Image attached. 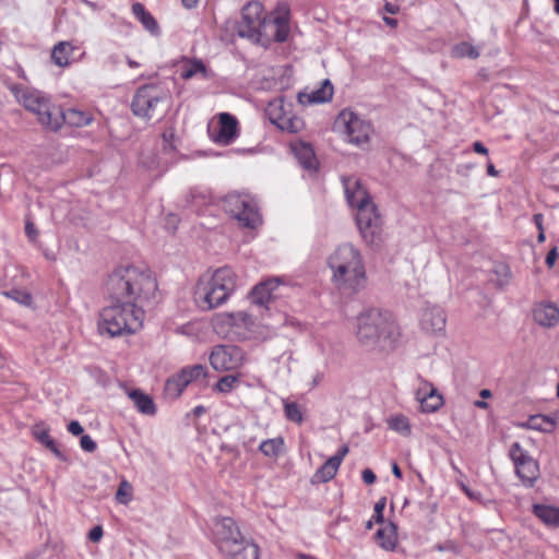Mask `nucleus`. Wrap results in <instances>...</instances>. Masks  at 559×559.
Wrapping results in <instances>:
<instances>
[{
    "label": "nucleus",
    "instance_id": "obj_1",
    "mask_svg": "<svg viewBox=\"0 0 559 559\" xmlns=\"http://www.w3.org/2000/svg\"><path fill=\"white\" fill-rule=\"evenodd\" d=\"M331 282L342 294L355 295L365 288L367 274L360 250L352 243L337 246L328 258Z\"/></svg>",
    "mask_w": 559,
    "mask_h": 559
},
{
    "label": "nucleus",
    "instance_id": "obj_2",
    "mask_svg": "<svg viewBox=\"0 0 559 559\" xmlns=\"http://www.w3.org/2000/svg\"><path fill=\"white\" fill-rule=\"evenodd\" d=\"M108 290L115 298H124L143 307L155 299L158 286L150 269L127 265L116 269L109 276Z\"/></svg>",
    "mask_w": 559,
    "mask_h": 559
},
{
    "label": "nucleus",
    "instance_id": "obj_3",
    "mask_svg": "<svg viewBox=\"0 0 559 559\" xmlns=\"http://www.w3.org/2000/svg\"><path fill=\"white\" fill-rule=\"evenodd\" d=\"M400 334V328L389 312L370 308L356 318V335L364 346L386 350L394 346Z\"/></svg>",
    "mask_w": 559,
    "mask_h": 559
},
{
    "label": "nucleus",
    "instance_id": "obj_4",
    "mask_svg": "<svg viewBox=\"0 0 559 559\" xmlns=\"http://www.w3.org/2000/svg\"><path fill=\"white\" fill-rule=\"evenodd\" d=\"M143 320L142 306L109 293V304L99 313L98 330L111 337L133 334L142 328Z\"/></svg>",
    "mask_w": 559,
    "mask_h": 559
},
{
    "label": "nucleus",
    "instance_id": "obj_5",
    "mask_svg": "<svg viewBox=\"0 0 559 559\" xmlns=\"http://www.w3.org/2000/svg\"><path fill=\"white\" fill-rule=\"evenodd\" d=\"M213 543L225 559H259L260 548L246 538L231 518L216 519L213 525Z\"/></svg>",
    "mask_w": 559,
    "mask_h": 559
},
{
    "label": "nucleus",
    "instance_id": "obj_6",
    "mask_svg": "<svg viewBox=\"0 0 559 559\" xmlns=\"http://www.w3.org/2000/svg\"><path fill=\"white\" fill-rule=\"evenodd\" d=\"M236 287L235 272L230 267L224 266L198 281L193 298L200 309L212 310L224 305Z\"/></svg>",
    "mask_w": 559,
    "mask_h": 559
},
{
    "label": "nucleus",
    "instance_id": "obj_7",
    "mask_svg": "<svg viewBox=\"0 0 559 559\" xmlns=\"http://www.w3.org/2000/svg\"><path fill=\"white\" fill-rule=\"evenodd\" d=\"M11 93L23 107L37 116L38 122L51 131H56L59 118V106L37 90H29L19 84L8 85Z\"/></svg>",
    "mask_w": 559,
    "mask_h": 559
},
{
    "label": "nucleus",
    "instance_id": "obj_8",
    "mask_svg": "<svg viewBox=\"0 0 559 559\" xmlns=\"http://www.w3.org/2000/svg\"><path fill=\"white\" fill-rule=\"evenodd\" d=\"M223 206L243 227L255 228L261 223L258 204L248 193H228L223 200Z\"/></svg>",
    "mask_w": 559,
    "mask_h": 559
},
{
    "label": "nucleus",
    "instance_id": "obj_9",
    "mask_svg": "<svg viewBox=\"0 0 559 559\" xmlns=\"http://www.w3.org/2000/svg\"><path fill=\"white\" fill-rule=\"evenodd\" d=\"M236 32L239 37L248 38L253 43L261 41L267 37V19L263 7L258 1L247 3L241 12V20L236 24Z\"/></svg>",
    "mask_w": 559,
    "mask_h": 559
},
{
    "label": "nucleus",
    "instance_id": "obj_10",
    "mask_svg": "<svg viewBox=\"0 0 559 559\" xmlns=\"http://www.w3.org/2000/svg\"><path fill=\"white\" fill-rule=\"evenodd\" d=\"M169 95L154 84L141 86L132 100V111L135 116L152 119L160 112L162 107H168Z\"/></svg>",
    "mask_w": 559,
    "mask_h": 559
},
{
    "label": "nucleus",
    "instance_id": "obj_11",
    "mask_svg": "<svg viewBox=\"0 0 559 559\" xmlns=\"http://www.w3.org/2000/svg\"><path fill=\"white\" fill-rule=\"evenodd\" d=\"M335 128L338 129L354 145H362L369 142L372 127L349 109H343L335 120Z\"/></svg>",
    "mask_w": 559,
    "mask_h": 559
},
{
    "label": "nucleus",
    "instance_id": "obj_12",
    "mask_svg": "<svg viewBox=\"0 0 559 559\" xmlns=\"http://www.w3.org/2000/svg\"><path fill=\"white\" fill-rule=\"evenodd\" d=\"M509 456L522 485L527 488L534 487L540 477L539 463L519 442H513L510 445Z\"/></svg>",
    "mask_w": 559,
    "mask_h": 559
},
{
    "label": "nucleus",
    "instance_id": "obj_13",
    "mask_svg": "<svg viewBox=\"0 0 559 559\" xmlns=\"http://www.w3.org/2000/svg\"><path fill=\"white\" fill-rule=\"evenodd\" d=\"M356 210V222L362 238L369 245H378L381 241L382 219L377 206L370 201Z\"/></svg>",
    "mask_w": 559,
    "mask_h": 559
},
{
    "label": "nucleus",
    "instance_id": "obj_14",
    "mask_svg": "<svg viewBox=\"0 0 559 559\" xmlns=\"http://www.w3.org/2000/svg\"><path fill=\"white\" fill-rule=\"evenodd\" d=\"M356 210V222L362 238L369 245H378L381 241L382 219L377 206L370 201Z\"/></svg>",
    "mask_w": 559,
    "mask_h": 559
},
{
    "label": "nucleus",
    "instance_id": "obj_15",
    "mask_svg": "<svg viewBox=\"0 0 559 559\" xmlns=\"http://www.w3.org/2000/svg\"><path fill=\"white\" fill-rule=\"evenodd\" d=\"M265 114L271 123L282 131L297 133L304 129V121L293 114L292 104L285 103L282 98L270 102Z\"/></svg>",
    "mask_w": 559,
    "mask_h": 559
},
{
    "label": "nucleus",
    "instance_id": "obj_16",
    "mask_svg": "<svg viewBox=\"0 0 559 559\" xmlns=\"http://www.w3.org/2000/svg\"><path fill=\"white\" fill-rule=\"evenodd\" d=\"M245 361L242 349L234 345H217L210 354V364L216 371L238 369Z\"/></svg>",
    "mask_w": 559,
    "mask_h": 559
},
{
    "label": "nucleus",
    "instance_id": "obj_17",
    "mask_svg": "<svg viewBox=\"0 0 559 559\" xmlns=\"http://www.w3.org/2000/svg\"><path fill=\"white\" fill-rule=\"evenodd\" d=\"M342 182L346 200L352 207L358 209L360 205L371 201L367 189L358 178L353 176L343 177Z\"/></svg>",
    "mask_w": 559,
    "mask_h": 559
},
{
    "label": "nucleus",
    "instance_id": "obj_18",
    "mask_svg": "<svg viewBox=\"0 0 559 559\" xmlns=\"http://www.w3.org/2000/svg\"><path fill=\"white\" fill-rule=\"evenodd\" d=\"M237 119L228 112H222L218 116L217 127L213 128L212 139L216 143L229 144L237 135Z\"/></svg>",
    "mask_w": 559,
    "mask_h": 559
},
{
    "label": "nucleus",
    "instance_id": "obj_19",
    "mask_svg": "<svg viewBox=\"0 0 559 559\" xmlns=\"http://www.w3.org/2000/svg\"><path fill=\"white\" fill-rule=\"evenodd\" d=\"M282 285L280 277L269 278L255 285L251 292L252 304L260 307H267L269 304L278 297L276 290Z\"/></svg>",
    "mask_w": 559,
    "mask_h": 559
},
{
    "label": "nucleus",
    "instance_id": "obj_20",
    "mask_svg": "<svg viewBox=\"0 0 559 559\" xmlns=\"http://www.w3.org/2000/svg\"><path fill=\"white\" fill-rule=\"evenodd\" d=\"M447 316L442 308L438 306L427 307L420 319L421 329L429 334L442 333L445 329Z\"/></svg>",
    "mask_w": 559,
    "mask_h": 559
},
{
    "label": "nucleus",
    "instance_id": "obj_21",
    "mask_svg": "<svg viewBox=\"0 0 559 559\" xmlns=\"http://www.w3.org/2000/svg\"><path fill=\"white\" fill-rule=\"evenodd\" d=\"M533 318L540 326L554 328L559 323V308L552 302H538L533 308Z\"/></svg>",
    "mask_w": 559,
    "mask_h": 559
},
{
    "label": "nucleus",
    "instance_id": "obj_22",
    "mask_svg": "<svg viewBox=\"0 0 559 559\" xmlns=\"http://www.w3.org/2000/svg\"><path fill=\"white\" fill-rule=\"evenodd\" d=\"M92 120L93 117L87 111L78 108H68L67 110H62L61 107H59V118L57 120L58 123L56 131H58L63 123L75 128H82L90 124Z\"/></svg>",
    "mask_w": 559,
    "mask_h": 559
},
{
    "label": "nucleus",
    "instance_id": "obj_23",
    "mask_svg": "<svg viewBox=\"0 0 559 559\" xmlns=\"http://www.w3.org/2000/svg\"><path fill=\"white\" fill-rule=\"evenodd\" d=\"M292 152L299 164L309 170H316L318 160L312 146L306 142H294L290 144Z\"/></svg>",
    "mask_w": 559,
    "mask_h": 559
},
{
    "label": "nucleus",
    "instance_id": "obj_24",
    "mask_svg": "<svg viewBox=\"0 0 559 559\" xmlns=\"http://www.w3.org/2000/svg\"><path fill=\"white\" fill-rule=\"evenodd\" d=\"M233 338H248L253 333L254 321L245 311L234 313Z\"/></svg>",
    "mask_w": 559,
    "mask_h": 559
},
{
    "label": "nucleus",
    "instance_id": "obj_25",
    "mask_svg": "<svg viewBox=\"0 0 559 559\" xmlns=\"http://www.w3.org/2000/svg\"><path fill=\"white\" fill-rule=\"evenodd\" d=\"M128 396L141 414L152 416L156 413V406L153 399L143 391L139 389L131 390L128 392Z\"/></svg>",
    "mask_w": 559,
    "mask_h": 559
},
{
    "label": "nucleus",
    "instance_id": "obj_26",
    "mask_svg": "<svg viewBox=\"0 0 559 559\" xmlns=\"http://www.w3.org/2000/svg\"><path fill=\"white\" fill-rule=\"evenodd\" d=\"M234 323L235 319L233 312L217 313L212 320L214 331L226 338H233Z\"/></svg>",
    "mask_w": 559,
    "mask_h": 559
},
{
    "label": "nucleus",
    "instance_id": "obj_27",
    "mask_svg": "<svg viewBox=\"0 0 559 559\" xmlns=\"http://www.w3.org/2000/svg\"><path fill=\"white\" fill-rule=\"evenodd\" d=\"M340 461L336 457H330L325 461L324 464H322L313 474L312 476V483L313 484H320V483H328L331 479H333L340 468Z\"/></svg>",
    "mask_w": 559,
    "mask_h": 559
},
{
    "label": "nucleus",
    "instance_id": "obj_28",
    "mask_svg": "<svg viewBox=\"0 0 559 559\" xmlns=\"http://www.w3.org/2000/svg\"><path fill=\"white\" fill-rule=\"evenodd\" d=\"M307 98L308 104H322L332 99L333 85L329 79H325L321 86L310 93L300 94V98Z\"/></svg>",
    "mask_w": 559,
    "mask_h": 559
},
{
    "label": "nucleus",
    "instance_id": "obj_29",
    "mask_svg": "<svg viewBox=\"0 0 559 559\" xmlns=\"http://www.w3.org/2000/svg\"><path fill=\"white\" fill-rule=\"evenodd\" d=\"M75 47L70 41H60L53 46L51 51L52 62L60 67L66 68L71 62V56Z\"/></svg>",
    "mask_w": 559,
    "mask_h": 559
},
{
    "label": "nucleus",
    "instance_id": "obj_30",
    "mask_svg": "<svg viewBox=\"0 0 559 559\" xmlns=\"http://www.w3.org/2000/svg\"><path fill=\"white\" fill-rule=\"evenodd\" d=\"M378 545L385 550H393L397 543L396 526L390 522L385 526L379 528L376 533Z\"/></svg>",
    "mask_w": 559,
    "mask_h": 559
},
{
    "label": "nucleus",
    "instance_id": "obj_31",
    "mask_svg": "<svg viewBox=\"0 0 559 559\" xmlns=\"http://www.w3.org/2000/svg\"><path fill=\"white\" fill-rule=\"evenodd\" d=\"M533 513L548 526H559V508L548 504L536 503L533 506Z\"/></svg>",
    "mask_w": 559,
    "mask_h": 559
},
{
    "label": "nucleus",
    "instance_id": "obj_32",
    "mask_svg": "<svg viewBox=\"0 0 559 559\" xmlns=\"http://www.w3.org/2000/svg\"><path fill=\"white\" fill-rule=\"evenodd\" d=\"M557 425L556 418L538 414L531 416L525 424L522 425V427L540 431V432H547L550 433L555 430Z\"/></svg>",
    "mask_w": 559,
    "mask_h": 559
},
{
    "label": "nucleus",
    "instance_id": "obj_33",
    "mask_svg": "<svg viewBox=\"0 0 559 559\" xmlns=\"http://www.w3.org/2000/svg\"><path fill=\"white\" fill-rule=\"evenodd\" d=\"M132 13L136 17V20H139L142 23L146 31H148L152 34L158 33L159 27L156 20L148 11H146L145 7L142 3H133Z\"/></svg>",
    "mask_w": 559,
    "mask_h": 559
},
{
    "label": "nucleus",
    "instance_id": "obj_34",
    "mask_svg": "<svg viewBox=\"0 0 559 559\" xmlns=\"http://www.w3.org/2000/svg\"><path fill=\"white\" fill-rule=\"evenodd\" d=\"M259 450L267 457H277L284 450V439L276 437L263 440L259 445Z\"/></svg>",
    "mask_w": 559,
    "mask_h": 559
},
{
    "label": "nucleus",
    "instance_id": "obj_35",
    "mask_svg": "<svg viewBox=\"0 0 559 559\" xmlns=\"http://www.w3.org/2000/svg\"><path fill=\"white\" fill-rule=\"evenodd\" d=\"M33 435L37 441L43 443L56 456L61 457L62 454L57 447L56 441L50 437L48 429L45 426H36Z\"/></svg>",
    "mask_w": 559,
    "mask_h": 559
},
{
    "label": "nucleus",
    "instance_id": "obj_36",
    "mask_svg": "<svg viewBox=\"0 0 559 559\" xmlns=\"http://www.w3.org/2000/svg\"><path fill=\"white\" fill-rule=\"evenodd\" d=\"M267 28H274V39L278 43L285 41L288 36V20L286 16H277L267 21Z\"/></svg>",
    "mask_w": 559,
    "mask_h": 559
},
{
    "label": "nucleus",
    "instance_id": "obj_37",
    "mask_svg": "<svg viewBox=\"0 0 559 559\" xmlns=\"http://www.w3.org/2000/svg\"><path fill=\"white\" fill-rule=\"evenodd\" d=\"M419 405L421 412L435 413L443 405V396L435 388L433 391H429L428 396Z\"/></svg>",
    "mask_w": 559,
    "mask_h": 559
},
{
    "label": "nucleus",
    "instance_id": "obj_38",
    "mask_svg": "<svg viewBox=\"0 0 559 559\" xmlns=\"http://www.w3.org/2000/svg\"><path fill=\"white\" fill-rule=\"evenodd\" d=\"M451 55H452V57L459 58V59L469 58V59L474 60L479 57V51L472 44H469L467 41H462L452 48Z\"/></svg>",
    "mask_w": 559,
    "mask_h": 559
},
{
    "label": "nucleus",
    "instance_id": "obj_39",
    "mask_svg": "<svg viewBox=\"0 0 559 559\" xmlns=\"http://www.w3.org/2000/svg\"><path fill=\"white\" fill-rule=\"evenodd\" d=\"M188 385L187 380L181 378L179 372L173 378L168 379L165 384L167 394L178 397Z\"/></svg>",
    "mask_w": 559,
    "mask_h": 559
},
{
    "label": "nucleus",
    "instance_id": "obj_40",
    "mask_svg": "<svg viewBox=\"0 0 559 559\" xmlns=\"http://www.w3.org/2000/svg\"><path fill=\"white\" fill-rule=\"evenodd\" d=\"M206 367L203 365H194L191 367L183 368L179 374L181 378L187 380V383H191L195 380L202 379L206 377Z\"/></svg>",
    "mask_w": 559,
    "mask_h": 559
},
{
    "label": "nucleus",
    "instance_id": "obj_41",
    "mask_svg": "<svg viewBox=\"0 0 559 559\" xmlns=\"http://www.w3.org/2000/svg\"><path fill=\"white\" fill-rule=\"evenodd\" d=\"M198 74H201L203 78L206 76V68L201 60H192L187 63L181 72V76L185 80H189Z\"/></svg>",
    "mask_w": 559,
    "mask_h": 559
},
{
    "label": "nucleus",
    "instance_id": "obj_42",
    "mask_svg": "<svg viewBox=\"0 0 559 559\" xmlns=\"http://www.w3.org/2000/svg\"><path fill=\"white\" fill-rule=\"evenodd\" d=\"M389 428L404 436L411 433V425L407 417L403 415L393 416L388 420Z\"/></svg>",
    "mask_w": 559,
    "mask_h": 559
},
{
    "label": "nucleus",
    "instance_id": "obj_43",
    "mask_svg": "<svg viewBox=\"0 0 559 559\" xmlns=\"http://www.w3.org/2000/svg\"><path fill=\"white\" fill-rule=\"evenodd\" d=\"M7 298L13 299L23 306H29L32 304V295L26 290L11 289L2 293Z\"/></svg>",
    "mask_w": 559,
    "mask_h": 559
},
{
    "label": "nucleus",
    "instance_id": "obj_44",
    "mask_svg": "<svg viewBox=\"0 0 559 559\" xmlns=\"http://www.w3.org/2000/svg\"><path fill=\"white\" fill-rule=\"evenodd\" d=\"M418 386L415 391L416 401L420 404L421 401L428 396L429 391H433L435 386L431 382L425 380L423 377L418 376Z\"/></svg>",
    "mask_w": 559,
    "mask_h": 559
},
{
    "label": "nucleus",
    "instance_id": "obj_45",
    "mask_svg": "<svg viewBox=\"0 0 559 559\" xmlns=\"http://www.w3.org/2000/svg\"><path fill=\"white\" fill-rule=\"evenodd\" d=\"M237 383H238V377H236L234 374H228V376L221 378L217 381L215 389L221 393H229L235 389Z\"/></svg>",
    "mask_w": 559,
    "mask_h": 559
},
{
    "label": "nucleus",
    "instance_id": "obj_46",
    "mask_svg": "<svg viewBox=\"0 0 559 559\" xmlns=\"http://www.w3.org/2000/svg\"><path fill=\"white\" fill-rule=\"evenodd\" d=\"M284 411L285 416L287 419L294 421V423H301L302 421V414L299 409V406L295 402H285L284 404Z\"/></svg>",
    "mask_w": 559,
    "mask_h": 559
},
{
    "label": "nucleus",
    "instance_id": "obj_47",
    "mask_svg": "<svg viewBox=\"0 0 559 559\" xmlns=\"http://www.w3.org/2000/svg\"><path fill=\"white\" fill-rule=\"evenodd\" d=\"M130 489L131 486L127 480L121 481L116 492V499L120 503H128L130 501Z\"/></svg>",
    "mask_w": 559,
    "mask_h": 559
},
{
    "label": "nucleus",
    "instance_id": "obj_48",
    "mask_svg": "<svg viewBox=\"0 0 559 559\" xmlns=\"http://www.w3.org/2000/svg\"><path fill=\"white\" fill-rule=\"evenodd\" d=\"M386 499L382 497L379 499L374 504V515L373 520L376 523H382L383 522V510L385 508Z\"/></svg>",
    "mask_w": 559,
    "mask_h": 559
},
{
    "label": "nucleus",
    "instance_id": "obj_49",
    "mask_svg": "<svg viewBox=\"0 0 559 559\" xmlns=\"http://www.w3.org/2000/svg\"><path fill=\"white\" fill-rule=\"evenodd\" d=\"M80 445H81V448H82L84 451H86V452H88V453L94 452V451L96 450V448H97L96 442H95V441L91 438V436H88V435H83V436L81 437Z\"/></svg>",
    "mask_w": 559,
    "mask_h": 559
},
{
    "label": "nucleus",
    "instance_id": "obj_50",
    "mask_svg": "<svg viewBox=\"0 0 559 559\" xmlns=\"http://www.w3.org/2000/svg\"><path fill=\"white\" fill-rule=\"evenodd\" d=\"M103 535H104L103 527L100 525H97V526H94L90 531L88 538L93 543H98L102 539Z\"/></svg>",
    "mask_w": 559,
    "mask_h": 559
},
{
    "label": "nucleus",
    "instance_id": "obj_51",
    "mask_svg": "<svg viewBox=\"0 0 559 559\" xmlns=\"http://www.w3.org/2000/svg\"><path fill=\"white\" fill-rule=\"evenodd\" d=\"M68 431L73 436H80L83 433L84 429L78 420H72L68 425Z\"/></svg>",
    "mask_w": 559,
    "mask_h": 559
},
{
    "label": "nucleus",
    "instance_id": "obj_52",
    "mask_svg": "<svg viewBox=\"0 0 559 559\" xmlns=\"http://www.w3.org/2000/svg\"><path fill=\"white\" fill-rule=\"evenodd\" d=\"M558 255H559V253H558V249H557V247H554V248L548 252V254H547V257H546V261H545V262H546V265H547L548 267H552V266L555 265V262H556V260H557Z\"/></svg>",
    "mask_w": 559,
    "mask_h": 559
},
{
    "label": "nucleus",
    "instance_id": "obj_53",
    "mask_svg": "<svg viewBox=\"0 0 559 559\" xmlns=\"http://www.w3.org/2000/svg\"><path fill=\"white\" fill-rule=\"evenodd\" d=\"M361 476L364 483L367 485L373 484L377 479L376 474L369 468L364 469Z\"/></svg>",
    "mask_w": 559,
    "mask_h": 559
},
{
    "label": "nucleus",
    "instance_id": "obj_54",
    "mask_svg": "<svg viewBox=\"0 0 559 559\" xmlns=\"http://www.w3.org/2000/svg\"><path fill=\"white\" fill-rule=\"evenodd\" d=\"M474 152L483 155H488V148L479 141L473 143Z\"/></svg>",
    "mask_w": 559,
    "mask_h": 559
},
{
    "label": "nucleus",
    "instance_id": "obj_55",
    "mask_svg": "<svg viewBox=\"0 0 559 559\" xmlns=\"http://www.w3.org/2000/svg\"><path fill=\"white\" fill-rule=\"evenodd\" d=\"M533 221L538 229V231H542L544 230V226H543V223H544V216L542 213H536L534 214L533 216Z\"/></svg>",
    "mask_w": 559,
    "mask_h": 559
},
{
    "label": "nucleus",
    "instance_id": "obj_56",
    "mask_svg": "<svg viewBox=\"0 0 559 559\" xmlns=\"http://www.w3.org/2000/svg\"><path fill=\"white\" fill-rule=\"evenodd\" d=\"M25 233L29 237L31 240H34L37 235L34 224L27 223L25 226Z\"/></svg>",
    "mask_w": 559,
    "mask_h": 559
},
{
    "label": "nucleus",
    "instance_id": "obj_57",
    "mask_svg": "<svg viewBox=\"0 0 559 559\" xmlns=\"http://www.w3.org/2000/svg\"><path fill=\"white\" fill-rule=\"evenodd\" d=\"M348 453V447L347 445H344L342 447L336 454H334L332 457H336L340 461V465L342 464L344 457L346 456V454Z\"/></svg>",
    "mask_w": 559,
    "mask_h": 559
},
{
    "label": "nucleus",
    "instance_id": "obj_58",
    "mask_svg": "<svg viewBox=\"0 0 559 559\" xmlns=\"http://www.w3.org/2000/svg\"><path fill=\"white\" fill-rule=\"evenodd\" d=\"M191 199L192 205L199 206L198 199H202V201L205 202L206 197L202 194L195 195L194 192H191Z\"/></svg>",
    "mask_w": 559,
    "mask_h": 559
},
{
    "label": "nucleus",
    "instance_id": "obj_59",
    "mask_svg": "<svg viewBox=\"0 0 559 559\" xmlns=\"http://www.w3.org/2000/svg\"><path fill=\"white\" fill-rule=\"evenodd\" d=\"M487 174H488V176L497 177L499 173L496 169V167L493 166V164L489 163L487 165Z\"/></svg>",
    "mask_w": 559,
    "mask_h": 559
},
{
    "label": "nucleus",
    "instance_id": "obj_60",
    "mask_svg": "<svg viewBox=\"0 0 559 559\" xmlns=\"http://www.w3.org/2000/svg\"><path fill=\"white\" fill-rule=\"evenodd\" d=\"M392 473L396 478H399V479L402 478V471L396 463L392 464Z\"/></svg>",
    "mask_w": 559,
    "mask_h": 559
},
{
    "label": "nucleus",
    "instance_id": "obj_61",
    "mask_svg": "<svg viewBox=\"0 0 559 559\" xmlns=\"http://www.w3.org/2000/svg\"><path fill=\"white\" fill-rule=\"evenodd\" d=\"M182 1V4L187 8V9H192V8H195L197 4L199 3V0H181Z\"/></svg>",
    "mask_w": 559,
    "mask_h": 559
},
{
    "label": "nucleus",
    "instance_id": "obj_62",
    "mask_svg": "<svg viewBox=\"0 0 559 559\" xmlns=\"http://www.w3.org/2000/svg\"><path fill=\"white\" fill-rule=\"evenodd\" d=\"M383 21L385 22L386 25H389L391 27H395L397 25V21L395 19H392V17L384 16Z\"/></svg>",
    "mask_w": 559,
    "mask_h": 559
},
{
    "label": "nucleus",
    "instance_id": "obj_63",
    "mask_svg": "<svg viewBox=\"0 0 559 559\" xmlns=\"http://www.w3.org/2000/svg\"><path fill=\"white\" fill-rule=\"evenodd\" d=\"M385 10H386L389 13H391V14H394V13L396 12V11H395V9H394V7H393L392 4H390V3H386V4H385Z\"/></svg>",
    "mask_w": 559,
    "mask_h": 559
},
{
    "label": "nucleus",
    "instance_id": "obj_64",
    "mask_svg": "<svg viewBox=\"0 0 559 559\" xmlns=\"http://www.w3.org/2000/svg\"><path fill=\"white\" fill-rule=\"evenodd\" d=\"M298 559H317L313 556L306 555V554H299Z\"/></svg>",
    "mask_w": 559,
    "mask_h": 559
}]
</instances>
